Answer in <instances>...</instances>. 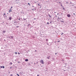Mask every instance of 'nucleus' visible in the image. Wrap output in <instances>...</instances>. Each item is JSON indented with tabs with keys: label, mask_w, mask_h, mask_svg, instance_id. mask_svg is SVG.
<instances>
[{
	"label": "nucleus",
	"mask_w": 76,
	"mask_h": 76,
	"mask_svg": "<svg viewBox=\"0 0 76 76\" xmlns=\"http://www.w3.org/2000/svg\"><path fill=\"white\" fill-rule=\"evenodd\" d=\"M40 63H41L42 64H44V61H43V60H41L40 61Z\"/></svg>",
	"instance_id": "1"
},
{
	"label": "nucleus",
	"mask_w": 76,
	"mask_h": 76,
	"mask_svg": "<svg viewBox=\"0 0 76 76\" xmlns=\"http://www.w3.org/2000/svg\"><path fill=\"white\" fill-rule=\"evenodd\" d=\"M3 16H4V18H5V17H7V16H6V13H4L3 15Z\"/></svg>",
	"instance_id": "2"
},
{
	"label": "nucleus",
	"mask_w": 76,
	"mask_h": 76,
	"mask_svg": "<svg viewBox=\"0 0 76 76\" xmlns=\"http://www.w3.org/2000/svg\"><path fill=\"white\" fill-rule=\"evenodd\" d=\"M67 17H68V18H70V15L68 14L67 15Z\"/></svg>",
	"instance_id": "3"
},
{
	"label": "nucleus",
	"mask_w": 76,
	"mask_h": 76,
	"mask_svg": "<svg viewBox=\"0 0 76 76\" xmlns=\"http://www.w3.org/2000/svg\"><path fill=\"white\" fill-rule=\"evenodd\" d=\"M12 17H10L9 18V20H12Z\"/></svg>",
	"instance_id": "4"
},
{
	"label": "nucleus",
	"mask_w": 76,
	"mask_h": 76,
	"mask_svg": "<svg viewBox=\"0 0 76 76\" xmlns=\"http://www.w3.org/2000/svg\"><path fill=\"white\" fill-rule=\"evenodd\" d=\"M1 68H4V66H1Z\"/></svg>",
	"instance_id": "5"
},
{
	"label": "nucleus",
	"mask_w": 76,
	"mask_h": 76,
	"mask_svg": "<svg viewBox=\"0 0 76 76\" xmlns=\"http://www.w3.org/2000/svg\"><path fill=\"white\" fill-rule=\"evenodd\" d=\"M25 61H28V59H26L25 60Z\"/></svg>",
	"instance_id": "6"
},
{
	"label": "nucleus",
	"mask_w": 76,
	"mask_h": 76,
	"mask_svg": "<svg viewBox=\"0 0 76 76\" xmlns=\"http://www.w3.org/2000/svg\"><path fill=\"white\" fill-rule=\"evenodd\" d=\"M50 56H49L47 58H48V59H50Z\"/></svg>",
	"instance_id": "7"
},
{
	"label": "nucleus",
	"mask_w": 76,
	"mask_h": 76,
	"mask_svg": "<svg viewBox=\"0 0 76 76\" xmlns=\"http://www.w3.org/2000/svg\"><path fill=\"white\" fill-rule=\"evenodd\" d=\"M12 10H9V12L10 13V12H12Z\"/></svg>",
	"instance_id": "8"
},
{
	"label": "nucleus",
	"mask_w": 76,
	"mask_h": 76,
	"mask_svg": "<svg viewBox=\"0 0 76 76\" xmlns=\"http://www.w3.org/2000/svg\"><path fill=\"white\" fill-rule=\"evenodd\" d=\"M10 64H11V65H12V62H10Z\"/></svg>",
	"instance_id": "9"
},
{
	"label": "nucleus",
	"mask_w": 76,
	"mask_h": 76,
	"mask_svg": "<svg viewBox=\"0 0 76 76\" xmlns=\"http://www.w3.org/2000/svg\"><path fill=\"white\" fill-rule=\"evenodd\" d=\"M48 16L50 17V18H51V16L50 15H49Z\"/></svg>",
	"instance_id": "10"
},
{
	"label": "nucleus",
	"mask_w": 76,
	"mask_h": 76,
	"mask_svg": "<svg viewBox=\"0 0 76 76\" xmlns=\"http://www.w3.org/2000/svg\"><path fill=\"white\" fill-rule=\"evenodd\" d=\"M11 38H13V36H11Z\"/></svg>",
	"instance_id": "11"
},
{
	"label": "nucleus",
	"mask_w": 76,
	"mask_h": 76,
	"mask_svg": "<svg viewBox=\"0 0 76 76\" xmlns=\"http://www.w3.org/2000/svg\"><path fill=\"white\" fill-rule=\"evenodd\" d=\"M3 32H4V33H5V32H6V31H3Z\"/></svg>",
	"instance_id": "12"
},
{
	"label": "nucleus",
	"mask_w": 76,
	"mask_h": 76,
	"mask_svg": "<svg viewBox=\"0 0 76 76\" xmlns=\"http://www.w3.org/2000/svg\"><path fill=\"white\" fill-rule=\"evenodd\" d=\"M15 54H17V52H15Z\"/></svg>",
	"instance_id": "13"
},
{
	"label": "nucleus",
	"mask_w": 76,
	"mask_h": 76,
	"mask_svg": "<svg viewBox=\"0 0 76 76\" xmlns=\"http://www.w3.org/2000/svg\"><path fill=\"white\" fill-rule=\"evenodd\" d=\"M28 5H29V6L30 5V4H29V3H28Z\"/></svg>",
	"instance_id": "14"
},
{
	"label": "nucleus",
	"mask_w": 76,
	"mask_h": 76,
	"mask_svg": "<svg viewBox=\"0 0 76 76\" xmlns=\"http://www.w3.org/2000/svg\"><path fill=\"white\" fill-rule=\"evenodd\" d=\"M17 75L18 76H20L19 75V74H17Z\"/></svg>",
	"instance_id": "15"
},
{
	"label": "nucleus",
	"mask_w": 76,
	"mask_h": 76,
	"mask_svg": "<svg viewBox=\"0 0 76 76\" xmlns=\"http://www.w3.org/2000/svg\"><path fill=\"white\" fill-rule=\"evenodd\" d=\"M16 22H17L16 21H15L14 22V23H16Z\"/></svg>",
	"instance_id": "16"
},
{
	"label": "nucleus",
	"mask_w": 76,
	"mask_h": 76,
	"mask_svg": "<svg viewBox=\"0 0 76 76\" xmlns=\"http://www.w3.org/2000/svg\"><path fill=\"white\" fill-rule=\"evenodd\" d=\"M13 76V75H12V74L10 75V76Z\"/></svg>",
	"instance_id": "17"
},
{
	"label": "nucleus",
	"mask_w": 76,
	"mask_h": 76,
	"mask_svg": "<svg viewBox=\"0 0 76 76\" xmlns=\"http://www.w3.org/2000/svg\"><path fill=\"white\" fill-rule=\"evenodd\" d=\"M47 24H49V23H48V22L47 23Z\"/></svg>",
	"instance_id": "18"
},
{
	"label": "nucleus",
	"mask_w": 76,
	"mask_h": 76,
	"mask_svg": "<svg viewBox=\"0 0 76 76\" xmlns=\"http://www.w3.org/2000/svg\"><path fill=\"white\" fill-rule=\"evenodd\" d=\"M16 28H19V26H16Z\"/></svg>",
	"instance_id": "19"
},
{
	"label": "nucleus",
	"mask_w": 76,
	"mask_h": 76,
	"mask_svg": "<svg viewBox=\"0 0 76 76\" xmlns=\"http://www.w3.org/2000/svg\"><path fill=\"white\" fill-rule=\"evenodd\" d=\"M18 54L19 55L20 54V53H19V52L18 53Z\"/></svg>",
	"instance_id": "20"
},
{
	"label": "nucleus",
	"mask_w": 76,
	"mask_h": 76,
	"mask_svg": "<svg viewBox=\"0 0 76 76\" xmlns=\"http://www.w3.org/2000/svg\"><path fill=\"white\" fill-rule=\"evenodd\" d=\"M29 25H30V24H28V26H29Z\"/></svg>",
	"instance_id": "21"
},
{
	"label": "nucleus",
	"mask_w": 76,
	"mask_h": 76,
	"mask_svg": "<svg viewBox=\"0 0 76 76\" xmlns=\"http://www.w3.org/2000/svg\"><path fill=\"white\" fill-rule=\"evenodd\" d=\"M6 23L7 25H8V23Z\"/></svg>",
	"instance_id": "22"
},
{
	"label": "nucleus",
	"mask_w": 76,
	"mask_h": 76,
	"mask_svg": "<svg viewBox=\"0 0 76 76\" xmlns=\"http://www.w3.org/2000/svg\"><path fill=\"white\" fill-rule=\"evenodd\" d=\"M37 76H39V75H37Z\"/></svg>",
	"instance_id": "23"
},
{
	"label": "nucleus",
	"mask_w": 76,
	"mask_h": 76,
	"mask_svg": "<svg viewBox=\"0 0 76 76\" xmlns=\"http://www.w3.org/2000/svg\"><path fill=\"white\" fill-rule=\"evenodd\" d=\"M55 54L56 55L57 54V53H55Z\"/></svg>",
	"instance_id": "24"
},
{
	"label": "nucleus",
	"mask_w": 76,
	"mask_h": 76,
	"mask_svg": "<svg viewBox=\"0 0 76 76\" xmlns=\"http://www.w3.org/2000/svg\"><path fill=\"white\" fill-rule=\"evenodd\" d=\"M28 64V65H30V64Z\"/></svg>",
	"instance_id": "25"
},
{
	"label": "nucleus",
	"mask_w": 76,
	"mask_h": 76,
	"mask_svg": "<svg viewBox=\"0 0 76 76\" xmlns=\"http://www.w3.org/2000/svg\"><path fill=\"white\" fill-rule=\"evenodd\" d=\"M12 10V9H10V10Z\"/></svg>",
	"instance_id": "26"
},
{
	"label": "nucleus",
	"mask_w": 76,
	"mask_h": 76,
	"mask_svg": "<svg viewBox=\"0 0 76 76\" xmlns=\"http://www.w3.org/2000/svg\"><path fill=\"white\" fill-rule=\"evenodd\" d=\"M36 51H37V50H35V52H36Z\"/></svg>",
	"instance_id": "27"
},
{
	"label": "nucleus",
	"mask_w": 76,
	"mask_h": 76,
	"mask_svg": "<svg viewBox=\"0 0 76 76\" xmlns=\"http://www.w3.org/2000/svg\"><path fill=\"white\" fill-rule=\"evenodd\" d=\"M38 6H39V4H38Z\"/></svg>",
	"instance_id": "28"
},
{
	"label": "nucleus",
	"mask_w": 76,
	"mask_h": 76,
	"mask_svg": "<svg viewBox=\"0 0 76 76\" xmlns=\"http://www.w3.org/2000/svg\"><path fill=\"white\" fill-rule=\"evenodd\" d=\"M24 20H25V19L24 18H23Z\"/></svg>",
	"instance_id": "29"
},
{
	"label": "nucleus",
	"mask_w": 76,
	"mask_h": 76,
	"mask_svg": "<svg viewBox=\"0 0 76 76\" xmlns=\"http://www.w3.org/2000/svg\"><path fill=\"white\" fill-rule=\"evenodd\" d=\"M19 20H20V19H19Z\"/></svg>",
	"instance_id": "30"
},
{
	"label": "nucleus",
	"mask_w": 76,
	"mask_h": 76,
	"mask_svg": "<svg viewBox=\"0 0 76 76\" xmlns=\"http://www.w3.org/2000/svg\"><path fill=\"white\" fill-rule=\"evenodd\" d=\"M51 23V22H50V23Z\"/></svg>",
	"instance_id": "31"
},
{
	"label": "nucleus",
	"mask_w": 76,
	"mask_h": 76,
	"mask_svg": "<svg viewBox=\"0 0 76 76\" xmlns=\"http://www.w3.org/2000/svg\"><path fill=\"white\" fill-rule=\"evenodd\" d=\"M58 42H60V41H58Z\"/></svg>",
	"instance_id": "32"
},
{
	"label": "nucleus",
	"mask_w": 76,
	"mask_h": 76,
	"mask_svg": "<svg viewBox=\"0 0 76 76\" xmlns=\"http://www.w3.org/2000/svg\"><path fill=\"white\" fill-rule=\"evenodd\" d=\"M10 69H12V67H10Z\"/></svg>",
	"instance_id": "33"
},
{
	"label": "nucleus",
	"mask_w": 76,
	"mask_h": 76,
	"mask_svg": "<svg viewBox=\"0 0 76 76\" xmlns=\"http://www.w3.org/2000/svg\"><path fill=\"white\" fill-rule=\"evenodd\" d=\"M73 15H75V14L74 13V14H73Z\"/></svg>",
	"instance_id": "34"
},
{
	"label": "nucleus",
	"mask_w": 76,
	"mask_h": 76,
	"mask_svg": "<svg viewBox=\"0 0 76 76\" xmlns=\"http://www.w3.org/2000/svg\"><path fill=\"white\" fill-rule=\"evenodd\" d=\"M66 3H68L67 2H66Z\"/></svg>",
	"instance_id": "35"
},
{
	"label": "nucleus",
	"mask_w": 76,
	"mask_h": 76,
	"mask_svg": "<svg viewBox=\"0 0 76 76\" xmlns=\"http://www.w3.org/2000/svg\"><path fill=\"white\" fill-rule=\"evenodd\" d=\"M12 7H11V8H12Z\"/></svg>",
	"instance_id": "36"
},
{
	"label": "nucleus",
	"mask_w": 76,
	"mask_h": 76,
	"mask_svg": "<svg viewBox=\"0 0 76 76\" xmlns=\"http://www.w3.org/2000/svg\"><path fill=\"white\" fill-rule=\"evenodd\" d=\"M34 19H35V18H34Z\"/></svg>",
	"instance_id": "37"
},
{
	"label": "nucleus",
	"mask_w": 76,
	"mask_h": 76,
	"mask_svg": "<svg viewBox=\"0 0 76 76\" xmlns=\"http://www.w3.org/2000/svg\"><path fill=\"white\" fill-rule=\"evenodd\" d=\"M34 10V9H33V10Z\"/></svg>",
	"instance_id": "38"
},
{
	"label": "nucleus",
	"mask_w": 76,
	"mask_h": 76,
	"mask_svg": "<svg viewBox=\"0 0 76 76\" xmlns=\"http://www.w3.org/2000/svg\"><path fill=\"white\" fill-rule=\"evenodd\" d=\"M9 38H10V37H9Z\"/></svg>",
	"instance_id": "39"
},
{
	"label": "nucleus",
	"mask_w": 76,
	"mask_h": 76,
	"mask_svg": "<svg viewBox=\"0 0 76 76\" xmlns=\"http://www.w3.org/2000/svg\"><path fill=\"white\" fill-rule=\"evenodd\" d=\"M34 64H35V63H34Z\"/></svg>",
	"instance_id": "40"
},
{
	"label": "nucleus",
	"mask_w": 76,
	"mask_h": 76,
	"mask_svg": "<svg viewBox=\"0 0 76 76\" xmlns=\"http://www.w3.org/2000/svg\"><path fill=\"white\" fill-rule=\"evenodd\" d=\"M72 5V6H73V5Z\"/></svg>",
	"instance_id": "41"
},
{
	"label": "nucleus",
	"mask_w": 76,
	"mask_h": 76,
	"mask_svg": "<svg viewBox=\"0 0 76 76\" xmlns=\"http://www.w3.org/2000/svg\"><path fill=\"white\" fill-rule=\"evenodd\" d=\"M8 13H7V14H8Z\"/></svg>",
	"instance_id": "42"
},
{
	"label": "nucleus",
	"mask_w": 76,
	"mask_h": 76,
	"mask_svg": "<svg viewBox=\"0 0 76 76\" xmlns=\"http://www.w3.org/2000/svg\"><path fill=\"white\" fill-rule=\"evenodd\" d=\"M18 0V1H19V0Z\"/></svg>",
	"instance_id": "43"
},
{
	"label": "nucleus",
	"mask_w": 76,
	"mask_h": 76,
	"mask_svg": "<svg viewBox=\"0 0 76 76\" xmlns=\"http://www.w3.org/2000/svg\"><path fill=\"white\" fill-rule=\"evenodd\" d=\"M64 71H65V70H64Z\"/></svg>",
	"instance_id": "44"
}]
</instances>
